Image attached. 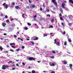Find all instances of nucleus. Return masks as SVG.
Segmentation results:
<instances>
[{"mask_svg":"<svg viewBox=\"0 0 73 73\" xmlns=\"http://www.w3.org/2000/svg\"><path fill=\"white\" fill-rule=\"evenodd\" d=\"M58 56H61V55H62V53H61V52H60V53H58Z\"/></svg>","mask_w":73,"mask_h":73,"instance_id":"nucleus-14","label":"nucleus"},{"mask_svg":"<svg viewBox=\"0 0 73 73\" xmlns=\"http://www.w3.org/2000/svg\"><path fill=\"white\" fill-rule=\"evenodd\" d=\"M27 25L29 26H31V24L29 23H27Z\"/></svg>","mask_w":73,"mask_h":73,"instance_id":"nucleus-28","label":"nucleus"},{"mask_svg":"<svg viewBox=\"0 0 73 73\" xmlns=\"http://www.w3.org/2000/svg\"><path fill=\"white\" fill-rule=\"evenodd\" d=\"M3 48H2L1 46L0 47V50H1V51H3Z\"/></svg>","mask_w":73,"mask_h":73,"instance_id":"nucleus-22","label":"nucleus"},{"mask_svg":"<svg viewBox=\"0 0 73 73\" xmlns=\"http://www.w3.org/2000/svg\"><path fill=\"white\" fill-rule=\"evenodd\" d=\"M62 64H65V65L66 64H67V61L65 60L62 61Z\"/></svg>","mask_w":73,"mask_h":73,"instance_id":"nucleus-11","label":"nucleus"},{"mask_svg":"<svg viewBox=\"0 0 73 73\" xmlns=\"http://www.w3.org/2000/svg\"><path fill=\"white\" fill-rule=\"evenodd\" d=\"M12 70H15V68H12Z\"/></svg>","mask_w":73,"mask_h":73,"instance_id":"nucleus-61","label":"nucleus"},{"mask_svg":"<svg viewBox=\"0 0 73 73\" xmlns=\"http://www.w3.org/2000/svg\"><path fill=\"white\" fill-rule=\"evenodd\" d=\"M61 24H62V26H63V27H64L65 26L64 23H61Z\"/></svg>","mask_w":73,"mask_h":73,"instance_id":"nucleus-31","label":"nucleus"},{"mask_svg":"<svg viewBox=\"0 0 73 73\" xmlns=\"http://www.w3.org/2000/svg\"><path fill=\"white\" fill-rule=\"evenodd\" d=\"M3 56H0V58H3Z\"/></svg>","mask_w":73,"mask_h":73,"instance_id":"nucleus-50","label":"nucleus"},{"mask_svg":"<svg viewBox=\"0 0 73 73\" xmlns=\"http://www.w3.org/2000/svg\"><path fill=\"white\" fill-rule=\"evenodd\" d=\"M60 12H62V9H60Z\"/></svg>","mask_w":73,"mask_h":73,"instance_id":"nucleus-43","label":"nucleus"},{"mask_svg":"<svg viewBox=\"0 0 73 73\" xmlns=\"http://www.w3.org/2000/svg\"><path fill=\"white\" fill-rule=\"evenodd\" d=\"M49 28H53V26L51 25L48 27Z\"/></svg>","mask_w":73,"mask_h":73,"instance_id":"nucleus-23","label":"nucleus"},{"mask_svg":"<svg viewBox=\"0 0 73 73\" xmlns=\"http://www.w3.org/2000/svg\"><path fill=\"white\" fill-rule=\"evenodd\" d=\"M59 15H60V17H61V16H62V15L61 14V13H60L59 14Z\"/></svg>","mask_w":73,"mask_h":73,"instance_id":"nucleus-48","label":"nucleus"},{"mask_svg":"<svg viewBox=\"0 0 73 73\" xmlns=\"http://www.w3.org/2000/svg\"><path fill=\"white\" fill-rule=\"evenodd\" d=\"M10 45H15V43H11L10 44Z\"/></svg>","mask_w":73,"mask_h":73,"instance_id":"nucleus-25","label":"nucleus"},{"mask_svg":"<svg viewBox=\"0 0 73 73\" xmlns=\"http://www.w3.org/2000/svg\"><path fill=\"white\" fill-rule=\"evenodd\" d=\"M7 17H8V16H7V15H5V19H7Z\"/></svg>","mask_w":73,"mask_h":73,"instance_id":"nucleus-51","label":"nucleus"},{"mask_svg":"<svg viewBox=\"0 0 73 73\" xmlns=\"http://www.w3.org/2000/svg\"><path fill=\"white\" fill-rule=\"evenodd\" d=\"M2 25L4 27H5V26L6 25V24L5 23H2Z\"/></svg>","mask_w":73,"mask_h":73,"instance_id":"nucleus-17","label":"nucleus"},{"mask_svg":"<svg viewBox=\"0 0 73 73\" xmlns=\"http://www.w3.org/2000/svg\"><path fill=\"white\" fill-rule=\"evenodd\" d=\"M24 29H25V30H26V31H27V29H28V28L27 27H24L23 28Z\"/></svg>","mask_w":73,"mask_h":73,"instance_id":"nucleus-26","label":"nucleus"},{"mask_svg":"<svg viewBox=\"0 0 73 73\" xmlns=\"http://www.w3.org/2000/svg\"><path fill=\"white\" fill-rule=\"evenodd\" d=\"M52 2L56 6H57V4L56 2V0H52Z\"/></svg>","mask_w":73,"mask_h":73,"instance_id":"nucleus-7","label":"nucleus"},{"mask_svg":"<svg viewBox=\"0 0 73 73\" xmlns=\"http://www.w3.org/2000/svg\"><path fill=\"white\" fill-rule=\"evenodd\" d=\"M24 36L26 38H29V37L28 36H27L26 35H24Z\"/></svg>","mask_w":73,"mask_h":73,"instance_id":"nucleus-24","label":"nucleus"},{"mask_svg":"<svg viewBox=\"0 0 73 73\" xmlns=\"http://www.w3.org/2000/svg\"><path fill=\"white\" fill-rule=\"evenodd\" d=\"M40 11H42V8H40Z\"/></svg>","mask_w":73,"mask_h":73,"instance_id":"nucleus-58","label":"nucleus"},{"mask_svg":"<svg viewBox=\"0 0 73 73\" xmlns=\"http://www.w3.org/2000/svg\"><path fill=\"white\" fill-rule=\"evenodd\" d=\"M0 39H1V40H3V38H1Z\"/></svg>","mask_w":73,"mask_h":73,"instance_id":"nucleus-60","label":"nucleus"},{"mask_svg":"<svg viewBox=\"0 0 73 73\" xmlns=\"http://www.w3.org/2000/svg\"><path fill=\"white\" fill-rule=\"evenodd\" d=\"M7 35V34L5 33L3 34V35H4V36H6V35Z\"/></svg>","mask_w":73,"mask_h":73,"instance_id":"nucleus-55","label":"nucleus"},{"mask_svg":"<svg viewBox=\"0 0 73 73\" xmlns=\"http://www.w3.org/2000/svg\"><path fill=\"white\" fill-rule=\"evenodd\" d=\"M3 5L4 7V8L5 9H7L8 8V5L6 4V3H4L3 4Z\"/></svg>","mask_w":73,"mask_h":73,"instance_id":"nucleus-4","label":"nucleus"},{"mask_svg":"<svg viewBox=\"0 0 73 73\" xmlns=\"http://www.w3.org/2000/svg\"><path fill=\"white\" fill-rule=\"evenodd\" d=\"M13 62V61H10L9 62H8V63H12Z\"/></svg>","mask_w":73,"mask_h":73,"instance_id":"nucleus-41","label":"nucleus"},{"mask_svg":"<svg viewBox=\"0 0 73 73\" xmlns=\"http://www.w3.org/2000/svg\"><path fill=\"white\" fill-rule=\"evenodd\" d=\"M31 72L32 73H36V71L34 70H33Z\"/></svg>","mask_w":73,"mask_h":73,"instance_id":"nucleus-27","label":"nucleus"},{"mask_svg":"<svg viewBox=\"0 0 73 73\" xmlns=\"http://www.w3.org/2000/svg\"><path fill=\"white\" fill-rule=\"evenodd\" d=\"M67 53H68V54H70V52H68Z\"/></svg>","mask_w":73,"mask_h":73,"instance_id":"nucleus-62","label":"nucleus"},{"mask_svg":"<svg viewBox=\"0 0 73 73\" xmlns=\"http://www.w3.org/2000/svg\"><path fill=\"white\" fill-rule=\"evenodd\" d=\"M50 66H55V64H54V63H51V64H50Z\"/></svg>","mask_w":73,"mask_h":73,"instance_id":"nucleus-16","label":"nucleus"},{"mask_svg":"<svg viewBox=\"0 0 73 73\" xmlns=\"http://www.w3.org/2000/svg\"><path fill=\"white\" fill-rule=\"evenodd\" d=\"M6 46H7V48H9V46H8V45H7Z\"/></svg>","mask_w":73,"mask_h":73,"instance_id":"nucleus-63","label":"nucleus"},{"mask_svg":"<svg viewBox=\"0 0 73 73\" xmlns=\"http://www.w3.org/2000/svg\"><path fill=\"white\" fill-rule=\"evenodd\" d=\"M15 8L17 9H18L19 8V7L18 6H16L15 7Z\"/></svg>","mask_w":73,"mask_h":73,"instance_id":"nucleus-21","label":"nucleus"},{"mask_svg":"<svg viewBox=\"0 0 73 73\" xmlns=\"http://www.w3.org/2000/svg\"><path fill=\"white\" fill-rule=\"evenodd\" d=\"M51 23H53L54 22V19H52L50 20Z\"/></svg>","mask_w":73,"mask_h":73,"instance_id":"nucleus-20","label":"nucleus"},{"mask_svg":"<svg viewBox=\"0 0 73 73\" xmlns=\"http://www.w3.org/2000/svg\"><path fill=\"white\" fill-rule=\"evenodd\" d=\"M60 19L61 20H62V21L63 20V18H62V17H60Z\"/></svg>","mask_w":73,"mask_h":73,"instance_id":"nucleus-33","label":"nucleus"},{"mask_svg":"<svg viewBox=\"0 0 73 73\" xmlns=\"http://www.w3.org/2000/svg\"><path fill=\"white\" fill-rule=\"evenodd\" d=\"M10 51H11V52H14V50L12 49H11L10 50Z\"/></svg>","mask_w":73,"mask_h":73,"instance_id":"nucleus-34","label":"nucleus"},{"mask_svg":"<svg viewBox=\"0 0 73 73\" xmlns=\"http://www.w3.org/2000/svg\"><path fill=\"white\" fill-rule=\"evenodd\" d=\"M33 25H34V26H36V27H35V28H36L37 29H38V28H39V27H38V25H37L35 23L33 24Z\"/></svg>","mask_w":73,"mask_h":73,"instance_id":"nucleus-10","label":"nucleus"},{"mask_svg":"<svg viewBox=\"0 0 73 73\" xmlns=\"http://www.w3.org/2000/svg\"><path fill=\"white\" fill-rule=\"evenodd\" d=\"M12 5H11H11H10V7H13V5H15V3L13 2L12 3Z\"/></svg>","mask_w":73,"mask_h":73,"instance_id":"nucleus-12","label":"nucleus"},{"mask_svg":"<svg viewBox=\"0 0 73 73\" xmlns=\"http://www.w3.org/2000/svg\"><path fill=\"white\" fill-rule=\"evenodd\" d=\"M46 11L49 12V10L48 9H46Z\"/></svg>","mask_w":73,"mask_h":73,"instance_id":"nucleus-37","label":"nucleus"},{"mask_svg":"<svg viewBox=\"0 0 73 73\" xmlns=\"http://www.w3.org/2000/svg\"><path fill=\"white\" fill-rule=\"evenodd\" d=\"M69 2L70 3H72L73 4V1L72 0H69Z\"/></svg>","mask_w":73,"mask_h":73,"instance_id":"nucleus-18","label":"nucleus"},{"mask_svg":"<svg viewBox=\"0 0 73 73\" xmlns=\"http://www.w3.org/2000/svg\"><path fill=\"white\" fill-rule=\"evenodd\" d=\"M27 40H29V38H27L26 39Z\"/></svg>","mask_w":73,"mask_h":73,"instance_id":"nucleus-64","label":"nucleus"},{"mask_svg":"<svg viewBox=\"0 0 73 73\" xmlns=\"http://www.w3.org/2000/svg\"><path fill=\"white\" fill-rule=\"evenodd\" d=\"M6 22H7V23H9V21L8 19L6 21Z\"/></svg>","mask_w":73,"mask_h":73,"instance_id":"nucleus-45","label":"nucleus"},{"mask_svg":"<svg viewBox=\"0 0 73 73\" xmlns=\"http://www.w3.org/2000/svg\"><path fill=\"white\" fill-rule=\"evenodd\" d=\"M73 66V65H72V64H70L69 65V67L70 68V69H72V66Z\"/></svg>","mask_w":73,"mask_h":73,"instance_id":"nucleus-15","label":"nucleus"},{"mask_svg":"<svg viewBox=\"0 0 73 73\" xmlns=\"http://www.w3.org/2000/svg\"><path fill=\"white\" fill-rule=\"evenodd\" d=\"M25 48V47L24 46H22V49H24V48Z\"/></svg>","mask_w":73,"mask_h":73,"instance_id":"nucleus-54","label":"nucleus"},{"mask_svg":"<svg viewBox=\"0 0 73 73\" xmlns=\"http://www.w3.org/2000/svg\"><path fill=\"white\" fill-rule=\"evenodd\" d=\"M44 37H45V36H47V35L46 34H44Z\"/></svg>","mask_w":73,"mask_h":73,"instance_id":"nucleus-40","label":"nucleus"},{"mask_svg":"<svg viewBox=\"0 0 73 73\" xmlns=\"http://www.w3.org/2000/svg\"><path fill=\"white\" fill-rule=\"evenodd\" d=\"M34 17H35V18H36V17H37V15H35L34 16Z\"/></svg>","mask_w":73,"mask_h":73,"instance_id":"nucleus-49","label":"nucleus"},{"mask_svg":"<svg viewBox=\"0 0 73 73\" xmlns=\"http://www.w3.org/2000/svg\"><path fill=\"white\" fill-rule=\"evenodd\" d=\"M51 73H55V71H52L51 72Z\"/></svg>","mask_w":73,"mask_h":73,"instance_id":"nucleus-44","label":"nucleus"},{"mask_svg":"<svg viewBox=\"0 0 73 73\" xmlns=\"http://www.w3.org/2000/svg\"><path fill=\"white\" fill-rule=\"evenodd\" d=\"M8 30L9 32H12V31H13V29H12V28L11 27L8 28Z\"/></svg>","mask_w":73,"mask_h":73,"instance_id":"nucleus-9","label":"nucleus"},{"mask_svg":"<svg viewBox=\"0 0 73 73\" xmlns=\"http://www.w3.org/2000/svg\"><path fill=\"white\" fill-rule=\"evenodd\" d=\"M27 58L30 60V61H32V60H34V61H35V59L33 57H29V58Z\"/></svg>","mask_w":73,"mask_h":73,"instance_id":"nucleus-6","label":"nucleus"},{"mask_svg":"<svg viewBox=\"0 0 73 73\" xmlns=\"http://www.w3.org/2000/svg\"><path fill=\"white\" fill-rule=\"evenodd\" d=\"M65 33H66V32H65V31H64L63 33V35H65Z\"/></svg>","mask_w":73,"mask_h":73,"instance_id":"nucleus-42","label":"nucleus"},{"mask_svg":"<svg viewBox=\"0 0 73 73\" xmlns=\"http://www.w3.org/2000/svg\"><path fill=\"white\" fill-rule=\"evenodd\" d=\"M72 16L71 15H69L67 19V21H71V20L72 19Z\"/></svg>","mask_w":73,"mask_h":73,"instance_id":"nucleus-2","label":"nucleus"},{"mask_svg":"<svg viewBox=\"0 0 73 73\" xmlns=\"http://www.w3.org/2000/svg\"><path fill=\"white\" fill-rule=\"evenodd\" d=\"M22 16L23 18L24 19H26L27 17V15L26 14H23L22 15Z\"/></svg>","mask_w":73,"mask_h":73,"instance_id":"nucleus-8","label":"nucleus"},{"mask_svg":"<svg viewBox=\"0 0 73 73\" xmlns=\"http://www.w3.org/2000/svg\"><path fill=\"white\" fill-rule=\"evenodd\" d=\"M33 38L34 40H37L38 39V38L36 37H33Z\"/></svg>","mask_w":73,"mask_h":73,"instance_id":"nucleus-13","label":"nucleus"},{"mask_svg":"<svg viewBox=\"0 0 73 73\" xmlns=\"http://www.w3.org/2000/svg\"><path fill=\"white\" fill-rule=\"evenodd\" d=\"M15 19H14L12 18L10 19V20H11V21H12L13 20H15Z\"/></svg>","mask_w":73,"mask_h":73,"instance_id":"nucleus-30","label":"nucleus"},{"mask_svg":"<svg viewBox=\"0 0 73 73\" xmlns=\"http://www.w3.org/2000/svg\"><path fill=\"white\" fill-rule=\"evenodd\" d=\"M31 43L33 44V45H34V44H35V43L33 42H31Z\"/></svg>","mask_w":73,"mask_h":73,"instance_id":"nucleus-56","label":"nucleus"},{"mask_svg":"<svg viewBox=\"0 0 73 73\" xmlns=\"http://www.w3.org/2000/svg\"><path fill=\"white\" fill-rule=\"evenodd\" d=\"M52 52L53 53H54V54H55V53H56V52L54 51H52Z\"/></svg>","mask_w":73,"mask_h":73,"instance_id":"nucleus-32","label":"nucleus"},{"mask_svg":"<svg viewBox=\"0 0 73 73\" xmlns=\"http://www.w3.org/2000/svg\"><path fill=\"white\" fill-rule=\"evenodd\" d=\"M47 17H48H48H50V15H47Z\"/></svg>","mask_w":73,"mask_h":73,"instance_id":"nucleus-53","label":"nucleus"},{"mask_svg":"<svg viewBox=\"0 0 73 73\" xmlns=\"http://www.w3.org/2000/svg\"><path fill=\"white\" fill-rule=\"evenodd\" d=\"M66 44H67L66 42H64V45H66Z\"/></svg>","mask_w":73,"mask_h":73,"instance_id":"nucleus-39","label":"nucleus"},{"mask_svg":"<svg viewBox=\"0 0 73 73\" xmlns=\"http://www.w3.org/2000/svg\"><path fill=\"white\" fill-rule=\"evenodd\" d=\"M29 3H31L32 2L30 0H29Z\"/></svg>","mask_w":73,"mask_h":73,"instance_id":"nucleus-57","label":"nucleus"},{"mask_svg":"<svg viewBox=\"0 0 73 73\" xmlns=\"http://www.w3.org/2000/svg\"><path fill=\"white\" fill-rule=\"evenodd\" d=\"M22 63V64L24 66H25V63H24V62H23Z\"/></svg>","mask_w":73,"mask_h":73,"instance_id":"nucleus-35","label":"nucleus"},{"mask_svg":"<svg viewBox=\"0 0 73 73\" xmlns=\"http://www.w3.org/2000/svg\"><path fill=\"white\" fill-rule=\"evenodd\" d=\"M68 40L69 42H71L72 41V40L70 39V38H68Z\"/></svg>","mask_w":73,"mask_h":73,"instance_id":"nucleus-19","label":"nucleus"},{"mask_svg":"<svg viewBox=\"0 0 73 73\" xmlns=\"http://www.w3.org/2000/svg\"><path fill=\"white\" fill-rule=\"evenodd\" d=\"M27 9L29 8V6H27Z\"/></svg>","mask_w":73,"mask_h":73,"instance_id":"nucleus-59","label":"nucleus"},{"mask_svg":"<svg viewBox=\"0 0 73 73\" xmlns=\"http://www.w3.org/2000/svg\"><path fill=\"white\" fill-rule=\"evenodd\" d=\"M8 67H9V66H8L3 65L2 66V69H3V70H5V69H6V68H8Z\"/></svg>","mask_w":73,"mask_h":73,"instance_id":"nucleus-3","label":"nucleus"},{"mask_svg":"<svg viewBox=\"0 0 73 73\" xmlns=\"http://www.w3.org/2000/svg\"><path fill=\"white\" fill-rule=\"evenodd\" d=\"M32 7H33V8H35V5H33L32 6Z\"/></svg>","mask_w":73,"mask_h":73,"instance_id":"nucleus-46","label":"nucleus"},{"mask_svg":"<svg viewBox=\"0 0 73 73\" xmlns=\"http://www.w3.org/2000/svg\"><path fill=\"white\" fill-rule=\"evenodd\" d=\"M54 44H56L57 45L60 46V40L59 39H56L54 40Z\"/></svg>","mask_w":73,"mask_h":73,"instance_id":"nucleus-1","label":"nucleus"},{"mask_svg":"<svg viewBox=\"0 0 73 73\" xmlns=\"http://www.w3.org/2000/svg\"><path fill=\"white\" fill-rule=\"evenodd\" d=\"M65 3H62V7L63 8H64L65 9H66V10L67 9V8H65Z\"/></svg>","mask_w":73,"mask_h":73,"instance_id":"nucleus-5","label":"nucleus"},{"mask_svg":"<svg viewBox=\"0 0 73 73\" xmlns=\"http://www.w3.org/2000/svg\"><path fill=\"white\" fill-rule=\"evenodd\" d=\"M50 58H54V56H51Z\"/></svg>","mask_w":73,"mask_h":73,"instance_id":"nucleus-52","label":"nucleus"},{"mask_svg":"<svg viewBox=\"0 0 73 73\" xmlns=\"http://www.w3.org/2000/svg\"><path fill=\"white\" fill-rule=\"evenodd\" d=\"M11 47L13 48H14V49H15L16 48V47H15L14 46H12Z\"/></svg>","mask_w":73,"mask_h":73,"instance_id":"nucleus-36","label":"nucleus"},{"mask_svg":"<svg viewBox=\"0 0 73 73\" xmlns=\"http://www.w3.org/2000/svg\"><path fill=\"white\" fill-rule=\"evenodd\" d=\"M19 50H19V48L17 49L16 50V51H17V52H19Z\"/></svg>","mask_w":73,"mask_h":73,"instance_id":"nucleus-38","label":"nucleus"},{"mask_svg":"<svg viewBox=\"0 0 73 73\" xmlns=\"http://www.w3.org/2000/svg\"><path fill=\"white\" fill-rule=\"evenodd\" d=\"M68 24L69 26H71V25H72V23H69Z\"/></svg>","mask_w":73,"mask_h":73,"instance_id":"nucleus-29","label":"nucleus"},{"mask_svg":"<svg viewBox=\"0 0 73 73\" xmlns=\"http://www.w3.org/2000/svg\"><path fill=\"white\" fill-rule=\"evenodd\" d=\"M43 7H44V8H45V4H44V3L43 5Z\"/></svg>","mask_w":73,"mask_h":73,"instance_id":"nucleus-47","label":"nucleus"}]
</instances>
